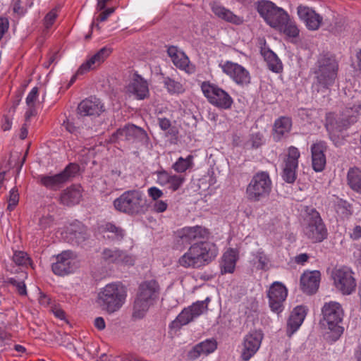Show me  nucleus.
Returning <instances> with one entry per match:
<instances>
[{
  "instance_id": "nucleus-1",
  "label": "nucleus",
  "mask_w": 361,
  "mask_h": 361,
  "mask_svg": "<svg viewBox=\"0 0 361 361\" xmlns=\"http://www.w3.org/2000/svg\"><path fill=\"white\" fill-rule=\"evenodd\" d=\"M361 109V101L358 96H353L352 101L348 102L342 112L338 115L328 114L326 118L325 127L330 139L336 145L341 142L339 133L347 130L357 121Z\"/></svg>"
},
{
  "instance_id": "nucleus-2",
  "label": "nucleus",
  "mask_w": 361,
  "mask_h": 361,
  "mask_svg": "<svg viewBox=\"0 0 361 361\" xmlns=\"http://www.w3.org/2000/svg\"><path fill=\"white\" fill-rule=\"evenodd\" d=\"M338 71V61L329 52L319 55L313 68V87L317 92H325L335 83Z\"/></svg>"
},
{
  "instance_id": "nucleus-3",
  "label": "nucleus",
  "mask_w": 361,
  "mask_h": 361,
  "mask_svg": "<svg viewBox=\"0 0 361 361\" xmlns=\"http://www.w3.org/2000/svg\"><path fill=\"white\" fill-rule=\"evenodd\" d=\"M218 255L215 244L209 241L194 243L178 259L180 266L188 269H198L209 264Z\"/></svg>"
},
{
  "instance_id": "nucleus-4",
  "label": "nucleus",
  "mask_w": 361,
  "mask_h": 361,
  "mask_svg": "<svg viewBox=\"0 0 361 361\" xmlns=\"http://www.w3.org/2000/svg\"><path fill=\"white\" fill-rule=\"evenodd\" d=\"M126 296V288L121 283H109L98 293L97 302L102 310L111 314L121 309Z\"/></svg>"
},
{
  "instance_id": "nucleus-5",
  "label": "nucleus",
  "mask_w": 361,
  "mask_h": 361,
  "mask_svg": "<svg viewBox=\"0 0 361 361\" xmlns=\"http://www.w3.org/2000/svg\"><path fill=\"white\" fill-rule=\"evenodd\" d=\"M114 206L116 210L128 215L144 214L147 209V200L139 190L124 192L114 201Z\"/></svg>"
},
{
  "instance_id": "nucleus-6",
  "label": "nucleus",
  "mask_w": 361,
  "mask_h": 361,
  "mask_svg": "<svg viewBox=\"0 0 361 361\" xmlns=\"http://www.w3.org/2000/svg\"><path fill=\"white\" fill-rule=\"evenodd\" d=\"M303 232L305 236L313 243H320L327 238L326 226L317 209L312 207H304Z\"/></svg>"
},
{
  "instance_id": "nucleus-7",
  "label": "nucleus",
  "mask_w": 361,
  "mask_h": 361,
  "mask_svg": "<svg viewBox=\"0 0 361 361\" xmlns=\"http://www.w3.org/2000/svg\"><path fill=\"white\" fill-rule=\"evenodd\" d=\"M271 191V180L266 171L258 172L253 176L246 188L249 201L256 202L269 197Z\"/></svg>"
},
{
  "instance_id": "nucleus-8",
  "label": "nucleus",
  "mask_w": 361,
  "mask_h": 361,
  "mask_svg": "<svg viewBox=\"0 0 361 361\" xmlns=\"http://www.w3.org/2000/svg\"><path fill=\"white\" fill-rule=\"evenodd\" d=\"M256 8L266 23L276 30L283 25L284 22H287L289 17L284 9L276 6L270 1H258Z\"/></svg>"
},
{
  "instance_id": "nucleus-9",
  "label": "nucleus",
  "mask_w": 361,
  "mask_h": 361,
  "mask_svg": "<svg viewBox=\"0 0 361 361\" xmlns=\"http://www.w3.org/2000/svg\"><path fill=\"white\" fill-rule=\"evenodd\" d=\"M324 326L333 334L334 340H337L343 332V327L340 325L343 321V311L341 305L336 302L325 303L322 310Z\"/></svg>"
},
{
  "instance_id": "nucleus-10",
  "label": "nucleus",
  "mask_w": 361,
  "mask_h": 361,
  "mask_svg": "<svg viewBox=\"0 0 361 361\" xmlns=\"http://www.w3.org/2000/svg\"><path fill=\"white\" fill-rule=\"evenodd\" d=\"M112 142H127L128 143L140 142L142 145L147 146L149 138L146 131L134 124H126L123 128H118L111 137Z\"/></svg>"
},
{
  "instance_id": "nucleus-11",
  "label": "nucleus",
  "mask_w": 361,
  "mask_h": 361,
  "mask_svg": "<svg viewBox=\"0 0 361 361\" xmlns=\"http://www.w3.org/2000/svg\"><path fill=\"white\" fill-rule=\"evenodd\" d=\"M79 166L77 164H69L61 172L54 175H41L39 176V182L41 185L51 190L56 191L75 177L79 171Z\"/></svg>"
},
{
  "instance_id": "nucleus-12",
  "label": "nucleus",
  "mask_w": 361,
  "mask_h": 361,
  "mask_svg": "<svg viewBox=\"0 0 361 361\" xmlns=\"http://www.w3.org/2000/svg\"><path fill=\"white\" fill-rule=\"evenodd\" d=\"M202 91L209 102L223 109H228L233 102L231 97L223 89L210 82H203Z\"/></svg>"
},
{
  "instance_id": "nucleus-13",
  "label": "nucleus",
  "mask_w": 361,
  "mask_h": 361,
  "mask_svg": "<svg viewBox=\"0 0 361 361\" xmlns=\"http://www.w3.org/2000/svg\"><path fill=\"white\" fill-rule=\"evenodd\" d=\"M332 277L335 287L343 295H350L355 291L356 281L349 268L343 267L335 269L332 272Z\"/></svg>"
},
{
  "instance_id": "nucleus-14",
  "label": "nucleus",
  "mask_w": 361,
  "mask_h": 361,
  "mask_svg": "<svg viewBox=\"0 0 361 361\" xmlns=\"http://www.w3.org/2000/svg\"><path fill=\"white\" fill-rule=\"evenodd\" d=\"M288 295V290L281 282H274L268 291L269 304L271 310L280 313L283 310V304Z\"/></svg>"
},
{
  "instance_id": "nucleus-15",
  "label": "nucleus",
  "mask_w": 361,
  "mask_h": 361,
  "mask_svg": "<svg viewBox=\"0 0 361 361\" xmlns=\"http://www.w3.org/2000/svg\"><path fill=\"white\" fill-rule=\"evenodd\" d=\"M224 73L229 75L238 85H247L250 82V75L243 66L231 61L220 64Z\"/></svg>"
},
{
  "instance_id": "nucleus-16",
  "label": "nucleus",
  "mask_w": 361,
  "mask_h": 361,
  "mask_svg": "<svg viewBox=\"0 0 361 361\" xmlns=\"http://www.w3.org/2000/svg\"><path fill=\"white\" fill-rule=\"evenodd\" d=\"M263 338L261 330L250 331L244 339V348L241 357L244 361H248L258 350Z\"/></svg>"
},
{
  "instance_id": "nucleus-17",
  "label": "nucleus",
  "mask_w": 361,
  "mask_h": 361,
  "mask_svg": "<svg viewBox=\"0 0 361 361\" xmlns=\"http://www.w3.org/2000/svg\"><path fill=\"white\" fill-rule=\"evenodd\" d=\"M209 233L208 229L201 226L185 227L178 232L182 243H186L191 245L194 243H200L202 241H206Z\"/></svg>"
},
{
  "instance_id": "nucleus-18",
  "label": "nucleus",
  "mask_w": 361,
  "mask_h": 361,
  "mask_svg": "<svg viewBox=\"0 0 361 361\" xmlns=\"http://www.w3.org/2000/svg\"><path fill=\"white\" fill-rule=\"evenodd\" d=\"M297 13L300 19L310 30H317L322 25L323 18L316 11L307 6L299 5Z\"/></svg>"
},
{
  "instance_id": "nucleus-19",
  "label": "nucleus",
  "mask_w": 361,
  "mask_h": 361,
  "mask_svg": "<svg viewBox=\"0 0 361 361\" xmlns=\"http://www.w3.org/2000/svg\"><path fill=\"white\" fill-rule=\"evenodd\" d=\"M102 259L107 263L121 265H133L134 257L127 252L114 248H105L102 253Z\"/></svg>"
},
{
  "instance_id": "nucleus-20",
  "label": "nucleus",
  "mask_w": 361,
  "mask_h": 361,
  "mask_svg": "<svg viewBox=\"0 0 361 361\" xmlns=\"http://www.w3.org/2000/svg\"><path fill=\"white\" fill-rule=\"evenodd\" d=\"M105 110L101 100L95 97H90L82 102L78 106V114L80 116H99Z\"/></svg>"
},
{
  "instance_id": "nucleus-21",
  "label": "nucleus",
  "mask_w": 361,
  "mask_h": 361,
  "mask_svg": "<svg viewBox=\"0 0 361 361\" xmlns=\"http://www.w3.org/2000/svg\"><path fill=\"white\" fill-rule=\"evenodd\" d=\"M321 273L319 271L304 272L300 277V286L302 291L308 295L315 293L319 286Z\"/></svg>"
},
{
  "instance_id": "nucleus-22",
  "label": "nucleus",
  "mask_w": 361,
  "mask_h": 361,
  "mask_svg": "<svg viewBox=\"0 0 361 361\" xmlns=\"http://www.w3.org/2000/svg\"><path fill=\"white\" fill-rule=\"evenodd\" d=\"M66 235L71 243L77 245L83 243L89 237L87 227L78 221L71 223L66 228Z\"/></svg>"
},
{
  "instance_id": "nucleus-23",
  "label": "nucleus",
  "mask_w": 361,
  "mask_h": 361,
  "mask_svg": "<svg viewBox=\"0 0 361 361\" xmlns=\"http://www.w3.org/2000/svg\"><path fill=\"white\" fill-rule=\"evenodd\" d=\"M326 149V143L322 141L316 142L311 147L312 168L317 172L322 171L325 168L326 160L324 152Z\"/></svg>"
},
{
  "instance_id": "nucleus-24",
  "label": "nucleus",
  "mask_w": 361,
  "mask_h": 361,
  "mask_svg": "<svg viewBox=\"0 0 361 361\" xmlns=\"http://www.w3.org/2000/svg\"><path fill=\"white\" fill-rule=\"evenodd\" d=\"M71 255V252L64 251L56 257V262L53 263L51 266L52 271L55 274L64 276L72 271Z\"/></svg>"
},
{
  "instance_id": "nucleus-25",
  "label": "nucleus",
  "mask_w": 361,
  "mask_h": 361,
  "mask_svg": "<svg viewBox=\"0 0 361 361\" xmlns=\"http://www.w3.org/2000/svg\"><path fill=\"white\" fill-rule=\"evenodd\" d=\"M111 53V48L105 47L100 49L95 54L81 64L78 68V73H86L90 70L94 69L102 63Z\"/></svg>"
},
{
  "instance_id": "nucleus-26",
  "label": "nucleus",
  "mask_w": 361,
  "mask_h": 361,
  "mask_svg": "<svg viewBox=\"0 0 361 361\" xmlns=\"http://www.w3.org/2000/svg\"><path fill=\"white\" fill-rule=\"evenodd\" d=\"M99 230L104 239L114 243L122 241L126 235V231L122 227L111 222L102 225Z\"/></svg>"
},
{
  "instance_id": "nucleus-27",
  "label": "nucleus",
  "mask_w": 361,
  "mask_h": 361,
  "mask_svg": "<svg viewBox=\"0 0 361 361\" xmlns=\"http://www.w3.org/2000/svg\"><path fill=\"white\" fill-rule=\"evenodd\" d=\"M306 316V310L302 306H298L291 312L288 322L286 334L290 337L301 326Z\"/></svg>"
},
{
  "instance_id": "nucleus-28",
  "label": "nucleus",
  "mask_w": 361,
  "mask_h": 361,
  "mask_svg": "<svg viewBox=\"0 0 361 361\" xmlns=\"http://www.w3.org/2000/svg\"><path fill=\"white\" fill-rule=\"evenodd\" d=\"M238 259V250L234 248L228 249L221 257L220 263L221 274H233Z\"/></svg>"
},
{
  "instance_id": "nucleus-29",
  "label": "nucleus",
  "mask_w": 361,
  "mask_h": 361,
  "mask_svg": "<svg viewBox=\"0 0 361 361\" xmlns=\"http://www.w3.org/2000/svg\"><path fill=\"white\" fill-rule=\"evenodd\" d=\"M217 348V343L214 339H207L195 345L188 354L190 360H195L201 355H209L213 353Z\"/></svg>"
},
{
  "instance_id": "nucleus-30",
  "label": "nucleus",
  "mask_w": 361,
  "mask_h": 361,
  "mask_svg": "<svg viewBox=\"0 0 361 361\" xmlns=\"http://www.w3.org/2000/svg\"><path fill=\"white\" fill-rule=\"evenodd\" d=\"M212 10L218 18L226 22L233 23L236 25H241L244 22L243 17L234 14L229 9H227L225 7L216 3L212 4Z\"/></svg>"
},
{
  "instance_id": "nucleus-31",
  "label": "nucleus",
  "mask_w": 361,
  "mask_h": 361,
  "mask_svg": "<svg viewBox=\"0 0 361 361\" xmlns=\"http://www.w3.org/2000/svg\"><path fill=\"white\" fill-rule=\"evenodd\" d=\"M127 92L135 95L137 99H144L149 95L147 82L142 78L137 77L127 86Z\"/></svg>"
},
{
  "instance_id": "nucleus-32",
  "label": "nucleus",
  "mask_w": 361,
  "mask_h": 361,
  "mask_svg": "<svg viewBox=\"0 0 361 361\" xmlns=\"http://www.w3.org/2000/svg\"><path fill=\"white\" fill-rule=\"evenodd\" d=\"M159 286L154 279L142 282L139 287L137 296L149 300H154L159 294Z\"/></svg>"
},
{
  "instance_id": "nucleus-33",
  "label": "nucleus",
  "mask_w": 361,
  "mask_h": 361,
  "mask_svg": "<svg viewBox=\"0 0 361 361\" xmlns=\"http://www.w3.org/2000/svg\"><path fill=\"white\" fill-rule=\"evenodd\" d=\"M82 194L79 186L72 185L64 190L59 197L61 204L72 206L79 203Z\"/></svg>"
},
{
  "instance_id": "nucleus-34",
  "label": "nucleus",
  "mask_w": 361,
  "mask_h": 361,
  "mask_svg": "<svg viewBox=\"0 0 361 361\" xmlns=\"http://www.w3.org/2000/svg\"><path fill=\"white\" fill-rule=\"evenodd\" d=\"M291 126V120L288 117L283 116L276 120L274 125V140L276 142L279 141L285 134L290 131Z\"/></svg>"
},
{
  "instance_id": "nucleus-35",
  "label": "nucleus",
  "mask_w": 361,
  "mask_h": 361,
  "mask_svg": "<svg viewBox=\"0 0 361 361\" xmlns=\"http://www.w3.org/2000/svg\"><path fill=\"white\" fill-rule=\"evenodd\" d=\"M347 184L352 190L361 195V170L358 167L348 169Z\"/></svg>"
},
{
  "instance_id": "nucleus-36",
  "label": "nucleus",
  "mask_w": 361,
  "mask_h": 361,
  "mask_svg": "<svg viewBox=\"0 0 361 361\" xmlns=\"http://www.w3.org/2000/svg\"><path fill=\"white\" fill-rule=\"evenodd\" d=\"M151 300L137 296L133 306V317L135 319L143 318L147 312Z\"/></svg>"
},
{
  "instance_id": "nucleus-37",
  "label": "nucleus",
  "mask_w": 361,
  "mask_h": 361,
  "mask_svg": "<svg viewBox=\"0 0 361 361\" xmlns=\"http://www.w3.org/2000/svg\"><path fill=\"white\" fill-rule=\"evenodd\" d=\"M264 58L267 62L268 68L274 72L280 73L283 69V65L281 60L278 58L277 55L271 50H268L264 52Z\"/></svg>"
},
{
  "instance_id": "nucleus-38",
  "label": "nucleus",
  "mask_w": 361,
  "mask_h": 361,
  "mask_svg": "<svg viewBox=\"0 0 361 361\" xmlns=\"http://www.w3.org/2000/svg\"><path fill=\"white\" fill-rule=\"evenodd\" d=\"M279 32L284 34L288 37L295 38L299 36L300 30L294 20L290 19V16L287 22L277 30Z\"/></svg>"
},
{
  "instance_id": "nucleus-39",
  "label": "nucleus",
  "mask_w": 361,
  "mask_h": 361,
  "mask_svg": "<svg viewBox=\"0 0 361 361\" xmlns=\"http://www.w3.org/2000/svg\"><path fill=\"white\" fill-rule=\"evenodd\" d=\"M193 156L188 155L186 158L179 157L173 164L172 169L177 173H184L193 166Z\"/></svg>"
},
{
  "instance_id": "nucleus-40",
  "label": "nucleus",
  "mask_w": 361,
  "mask_h": 361,
  "mask_svg": "<svg viewBox=\"0 0 361 361\" xmlns=\"http://www.w3.org/2000/svg\"><path fill=\"white\" fill-rule=\"evenodd\" d=\"M300 157V153L298 149L295 147L290 146L288 148L287 154L284 157L283 165L298 167V159Z\"/></svg>"
},
{
  "instance_id": "nucleus-41",
  "label": "nucleus",
  "mask_w": 361,
  "mask_h": 361,
  "mask_svg": "<svg viewBox=\"0 0 361 361\" xmlns=\"http://www.w3.org/2000/svg\"><path fill=\"white\" fill-rule=\"evenodd\" d=\"M194 319L189 309L185 308L177 316L176 319L172 322L171 326L173 328L179 329L183 325H186Z\"/></svg>"
},
{
  "instance_id": "nucleus-42",
  "label": "nucleus",
  "mask_w": 361,
  "mask_h": 361,
  "mask_svg": "<svg viewBox=\"0 0 361 361\" xmlns=\"http://www.w3.org/2000/svg\"><path fill=\"white\" fill-rule=\"evenodd\" d=\"M255 264H257L256 268L258 270H268V264L270 262L269 257L264 253V252L259 249L255 254Z\"/></svg>"
},
{
  "instance_id": "nucleus-43",
  "label": "nucleus",
  "mask_w": 361,
  "mask_h": 361,
  "mask_svg": "<svg viewBox=\"0 0 361 361\" xmlns=\"http://www.w3.org/2000/svg\"><path fill=\"white\" fill-rule=\"evenodd\" d=\"M210 302V298L207 297L204 300L194 302L189 309L193 318H196L204 313L207 310V304Z\"/></svg>"
},
{
  "instance_id": "nucleus-44",
  "label": "nucleus",
  "mask_w": 361,
  "mask_h": 361,
  "mask_svg": "<svg viewBox=\"0 0 361 361\" xmlns=\"http://www.w3.org/2000/svg\"><path fill=\"white\" fill-rule=\"evenodd\" d=\"M298 167L294 166L283 165L281 177L287 183H293L297 178Z\"/></svg>"
},
{
  "instance_id": "nucleus-45",
  "label": "nucleus",
  "mask_w": 361,
  "mask_h": 361,
  "mask_svg": "<svg viewBox=\"0 0 361 361\" xmlns=\"http://www.w3.org/2000/svg\"><path fill=\"white\" fill-rule=\"evenodd\" d=\"M164 84L170 93H180L183 91L182 85L169 77L164 78Z\"/></svg>"
},
{
  "instance_id": "nucleus-46",
  "label": "nucleus",
  "mask_w": 361,
  "mask_h": 361,
  "mask_svg": "<svg viewBox=\"0 0 361 361\" xmlns=\"http://www.w3.org/2000/svg\"><path fill=\"white\" fill-rule=\"evenodd\" d=\"M335 209L337 213H341L345 216L352 214L351 205L345 200H340L335 204Z\"/></svg>"
},
{
  "instance_id": "nucleus-47",
  "label": "nucleus",
  "mask_w": 361,
  "mask_h": 361,
  "mask_svg": "<svg viewBox=\"0 0 361 361\" xmlns=\"http://www.w3.org/2000/svg\"><path fill=\"white\" fill-rule=\"evenodd\" d=\"M19 201V194L16 188H12L9 192V197L8 199V204L7 209L10 212L13 211Z\"/></svg>"
},
{
  "instance_id": "nucleus-48",
  "label": "nucleus",
  "mask_w": 361,
  "mask_h": 361,
  "mask_svg": "<svg viewBox=\"0 0 361 361\" xmlns=\"http://www.w3.org/2000/svg\"><path fill=\"white\" fill-rule=\"evenodd\" d=\"M7 283L16 287L19 295L23 296L27 295L26 286L23 281H18L14 278H10L8 279Z\"/></svg>"
},
{
  "instance_id": "nucleus-49",
  "label": "nucleus",
  "mask_w": 361,
  "mask_h": 361,
  "mask_svg": "<svg viewBox=\"0 0 361 361\" xmlns=\"http://www.w3.org/2000/svg\"><path fill=\"white\" fill-rule=\"evenodd\" d=\"M169 182V188L173 191L178 190L185 181V177L178 175H171Z\"/></svg>"
},
{
  "instance_id": "nucleus-50",
  "label": "nucleus",
  "mask_w": 361,
  "mask_h": 361,
  "mask_svg": "<svg viewBox=\"0 0 361 361\" xmlns=\"http://www.w3.org/2000/svg\"><path fill=\"white\" fill-rule=\"evenodd\" d=\"M13 260L16 264L23 266L27 264L29 257H27V253L22 251H18L14 253Z\"/></svg>"
},
{
  "instance_id": "nucleus-51",
  "label": "nucleus",
  "mask_w": 361,
  "mask_h": 361,
  "mask_svg": "<svg viewBox=\"0 0 361 361\" xmlns=\"http://www.w3.org/2000/svg\"><path fill=\"white\" fill-rule=\"evenodd\" d=\"M172 61L176 67L180 69H185L189 63L188 58L183 54H178L172 60Z\"/></svg>"
},
{
  "instance_id": "nucleus-52",
  "label": "nucleus",
  "mask_w": 361,
  "mask_h": 361,
  "mask_svg": "<svg viewBox=\"0 0 361 361\" xmlns=\"http://www.w3.org/2000/svg\"><path fill=\"white\" fill-rule=\"evenodd\" d=\"M157 175V183L161 185H166L169 184L170 181V175L166 171L161 170L156 172Z\"/></svg>"
},
{
  "instance_id": "nucleus-53",
  "label": "nucleus",
  "mask_w": 361,
  "mask_h": 361,
  "mask_svg": "<svg viewBox=\"0 0 361 361\" xmlns=\"http://www.w3.org/2000/svg\"><path fill=\"white\" fill-rule=\"evenodd\" d=\"M57 17V9L54 8L49 11L44 18V25L47 28L50 27Z\"/></svg>"
},
{
  "instance_id": "nucleus-54",
  "label": "nucleus",
  "mask_w": 361,
  "mask_h": 361,
  "mask_svg": "<svg viewBox=\"0 0 361 361\" xmlns=\"http://www.w3.org/2000/svg\"><path fill=\"white\" fill-rule=\"evenodd\" d=\"M53 221L54 218L51 215L42 216L39 219V226H40L41 229H46L52 225Z\"/></svg>"
},
{
  "instance_id": "nucleus-55",
  "label": "nucleus",
  "mask_w": 361,
  "mask_h": 361,
  "mask_svg": "<svg viewBox=\"0 0 361 361\" xmlns=\"http://www.w3.org/2000/svg\"><path fill=\"white\" fill-rule=\"evenodd\" d=\"M38 96V88L35 87L32 89L26 98V104L28 106H34L35 102Z\"/></svg>"
},
{
  "instance_id": "nucleus-56",
  "label": "nucleus",
  "mask_w": 361,
  "mask_h": 361,
  "mask_svg": "<svg viewBox=\"0 0 361 361\" xmlns=\"http://www.w3.org/2000/svg\"><path fill=\"white\" fill-rule=\"evenodd\" d=\"M149 196L154 201L159 200L164 195L163 192L157 187H151L147 190Z\"/></svg>"
},
{
  "instance_id": "nucleus-57",
  "label": "nucleus",
  "mask_w": 361,
  "mask_h": 361,
  "mask_svg": "<svg viewBox=\"0 0 361 361\" xmlns=\"http://www.w3.org/2000/svg\"><path fill=\"white\" fill-rule=\"evenodd\" d=\"M168 204L163 200H156L153 205V209L157 213H161L166 210Z\"/></svg>"
},
{
  "instance_id": "nucleus-58",
  "label": "nucleus",
  "mask_w": 361,
  "mask_h": 361,
  "mask_svg": "<svg viewBox=\"0 0 361 361\" xmlns=\"http://www.w3.org/2000/svg\"><path fill=\"white\" fill-rule=\"evenodd\" d=\"M263 136L260 133L252 134L251 137L252 145L255 148H258L263 143Z\"/></svg>"
},
{
  "instance_id": "nucleus-59",
  "label": "nucleus",
  "mask_w": 361,
  "mask_h": 361,
  "mask_svg": "<svg viewBox=\"0 0 361 361\" xmlns=\"http://www.w3.org/2000/svg\"><path fill=\"white\" fill-rule=\"evenodd\" d=\"M9 21L6 18H0V40L4 35L8 31Z\"/></svg>"
},
{
  "instance_id": "nucleus-60",
  "label": "nucleus",
  "mask_w": 361,
  "mask_h": 361,
  "mask_svg": "<svg viewBox=\"0 0 361 361\" xmlns=\"http://www.w3.org/2000/svg\"><path fill=\"white\" fill-rule=\"evenodd\" d=\"M13 13L19 15L23 16L25 10L24 8L21 6V1L20 0H13Z\"/></svg>"
},
{
  "instance_id": "nucleus-61",
  "label": "nucleus",
  "mask_w": 361,
  "mask_h": 361,
  "mask_svg": "<svg viewBox=\"0 0 361 361\" xmlns=\"http://www.w3.org/2000/svg\"><path fill=\"white\" fill-rule=\"evenodd\" d=\"M114 8H109L107 9H105L99 15V16L97 18V20L98 22L105 21L108 18V17L114 12Z\"/></svg>"
},
{
  "instance_id": "nucleus-62",
  "label": "nucleus",
  "mask_w": 361,
  "mask_h": 361,
  "mask_svg": "<svg viewBox=\"0 0 361 361\" xmlns=\"http://www.w3.org/2000/svg\"><path fill=\"white\" fill-rule=\"evenodd\" d=\"M63 126L67 131L72 134H76L78 132V128L76 127L73 123L68 121H64Z\"/></svg>"
},
{
  "instance_id": "nucleus-63",
  "label": "nucleus",
  "mask_w": 361,
  "mask_h": 361,
  "mask_svg": "<svg viewBox=\"0 0 361 361\" xmlns=\"http://www.w3.org/2000/svg\"><path fill=\"white\" fill-rule=\"evenodd\" d=\"M159 125L161 130H166L170 128L171 123L170 120L166 118H159Z\"/></svg>"
},
{
  "instance_id": "nucleus-64",
  "label": "nucleus",
  "mask_w": 361,
  "mask_h": 361,
  "mask_svg": "<svg viewBox=\"0 0 361 361\" xmlns=\"http://www.w3.org/2000/svg\"><path fill=\"white\" fill-rule=\"evenodd\" d=\"M94 326L95 327L98 329V330H103L105 329V322H104V319L101 317H97L95 319H94Z\"/></svg>"
}]
</instances>
